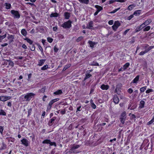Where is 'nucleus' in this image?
Returning a JSON list of instances; mask_svg holds the SVG:
<instances>
[{"instance_id": "obj_44", "label": "nucleus", "mask_w": 154, "mask_h": 154, "mask_svg": "<svg viewBox=\"0 0 154 154\" xmlns=\"http://www.w3.org/2000/svg\"><path fill=\"white\" fill-rule=\"evenodd\" d=\"M83 38V37L82 36H80L78 38L76 39V42H79L80 41H81Z\"/></svg>"}, {"instance_id": "obj_28", "label": "nucleus", "mask_w": 154, "mask_h": 154, "mask_svg": "<svg viewBox=\"0 0 154 154\" xmlns=\"http://www.w3.org/2000/svg\"><path fill=\"white\" fill-rule=\"evenodd\" d=\"M49 68L48 66V65H45L43 66L41 68V69L42 70H45Z\"/></svg>"}, {"instance_id": "obj_23", "label": "nucleus", "mask_w": 154, "mask_h": 154, "mask_svg": "<svg viewBox=\"0 0 154 154\" xmlns=\"http://www.w3.org/2000/svg\"><path fill=\"white\" fill-rule=\"evenodd\" d=\"M141 12V10H137L134 11V15H139L140 14V13Z\"/></svg>"}, {"instance_id": "obj_6", "label": "nucleus", "mask_w": 154, "mask_h": 154, "mask_svg": "<svg viewBox=\"0 0 154 154\" xmlns=\"http://www.w3.org/2000/svg\"><path fill=\"white\" fill-rule=\"evenodd\" d=\"M58 100L59 99L57 98L51 100L49 103L48 106V109H50L51 108L52 105L53 104V103L57 102Z\"/></svg>"}, {"instance_id": "obj_14", "label": "nucleus", "mask_w": 154, "mask_h": 154, "mask_svg": "<svg viewBox=\"0 0 154 154\" xmlns=\"http://www.w3.org/2000/svg\"><path fill=\"white\" fill-rule=\"evenodd\" d=\"M88 43L89 44L90 46L92 48L95 47L97 44V43H95L90 41H88Z\"/></svg>"}, {"instance_id": "obj_49", "label": "nucleus", "mask_w": 154, "mask_h": 154, "mask_svg": "<svg viewBox=\"0 0 154 154\" xmlns=\"http://www.w3.org/2000/svg\"><path fill=\"white\" fill-rule=\"evenodd\" d=\"M133 17H134V15L133 14H132V15H130V16H129V17H128L127 18V19L128 20H130Z\"/></svg>"}, {"instance_id": "obj_46", "label": "nucleus", "mask_w": 154, "mask_h": 154, "mask_svg": "<svg viewBox=\"0 0 154 154\" xmlns=\"http://www.w3.org/2000/svg\"><path fill=\"white\" fill-rule=\"evenodd\" d=\"M125 115L126 112L125 111H124L121 114V117H126L125 116Z\"/></svg>"}, {"instance_id": "obj_62", "label": "nucleus", "mask_w": 154, "mask_h": 154, "mask_svg": "<svg viewBox=\"0 0 154 154\" xmlns=\"http://www.w3.org/2000/svg\"><path fill=\"white\" fill-rule=\"evenodd\" d=\"M125 71V70H123V67H122L120 69H119L118 70V72H120L121 71Z\"/></svg>"}, {"instance_id": "obj_59", "label": "nucleus", "mask_w": 154, "mask_h": 154, "mask_svg": "<svg viewBox=\"0 0 154 154\" xmlns=\"http://www.w3.org/2000/svg\"><path fill=\"white\" fill-rule=\"evenodd\" d=\"M55 120V118H53L51 119V120L50 121V122L51 123H52L54 122V121Z\"/></svg>"}, {"instance_id": "obj_51", "label": "nucleus", "mask_w": 154, "mask_h": 154, "mask_svg": "<svg viewBox=\"0 0 154 154\" xmlns=\"http://www.w3.org/2000/svg\"><path fill=\"white\" fill-rule=\"evenodd\" d=\"M32 76V74L31 73L29 74L28 75V77L27 80L28 81H29L30 79L31 78Z\"/></svg>"}, {"instance_id": "obj_15", "label": "nucleus", "mask_w": 154, "mask_h": 154, "mask_svg": "<svg viewBox=\"0 0 154 154\" xmlns=\"http://www.w3.org/2000/svg\"><path fill=\"white\" fill-rule=\"evenodd\" d=\"M8 36L7 38L10 40V42L13 41V39H14V36L12 35H10L9 34H8Z\"/></svg>"}, {"instance_id": "obj_39", "label": "nucleus", "mask_w": 154, "mask_h": 154, "mask_svg": "<svg viewBox=\"0 0 154 154\" xmlns=\"http://www.w3.org/2000/svg\"><path fill=\"white\" fill-rule=\"evenodd\" d=\"M6 147V146L5 144L4 143H3L1 146V148H0V150H2L3 149H5Z\"/></svg>"}, {"instance_id": "obj_19", "label": "nucleus", "mask_w": 154, "mask_h": 154, "mask_svg": "<svg viewBox=\"0 0 154 154\" xmlns=\"http://www.w3.org/2000/svg\"><path fill=\"white\" fill-rule=\"evenodd\" d=\"M135 7V5H129L128 8V10L129 11H131Z\"/></svg>"}, {"instance_id": "obj_33", "label": "nucleus", "mask_w": 154, "mask_h": 154, "mask_svg": "<svg viewBox=\"0 0 154 154\" xmlns=\"http://www.w3.org/2000/svg\"><path fill=\"white\" fill-rule=\"evenodd\" d=\"M114 24L117 27H118L120 25V23L118 21H116L115 22Z\"/></svg>"}, {"instance_id": "obj_12", "label": "nucleus", "mask_w": 154, "mask_h": 154, "mask_svg": "<svg viewBox=\"0 0 154 154\" xmlns=\"http://www.w3.org/2000/svg\"><path fill=\"white\" fill-rule=\"evenodd\" d=\"M86 28L89 29H93V22L92 21H91L87 25Z\"/></svg>"}, {"instance_id": "obj_36", "label": "nucleus", "mask_w": 154, "mask_h": 154, "mask_svg": "<svg viewBox=\"0 0 154 154\" xmlns=\"http://www.w3.org/2000/svg\"><path fill=\"white\" fill-rule=\"evenodd\" d=\"M5 8L7 9H9L10 8L11 5L10 4L6 3L5 4Z\"/></svg>"}, {"instance_id": "obj_40", "label": "nucleus", "mask_w": 154, "mask_h": 154, "mask_svg": "<svg viewBox=\"0 0 154 154\" xmlns=\"http://www.w3.org/2000/svg\"><path fill=\"white\" fill-rule=\"evenodd\" d=\"M153 91V90L152 89H148L146 91V93L147 94H148L150 92H152Z\"/></svg>"}, {"instance_id": "obj_11", "label": "nucleus", "mask_w": 154, "mask_h": 154, "mask_svg": "<svg viewBox=\"0 0 154 154\" xmlns=\"http://www.w3.org/2000/svg\"><path fill=\"white\" fill-rule=\"evenodd\" d=\"M79 147V145L73 146L70 150L71 151V152H73L75 153H76L79 152H76L75 151H74V149L78 148Z\"/></svg>"}, {"instance_id": "obj_64", "label": "nucleus", "mask_w": 154, "mask_h": 154, "mask_svg": "<svg viewBox=\"0 0 154 154\" xmlns=\"http://www.w3.org/2000/svg\"><path fill=\"white\" fill-rule=\"evenodd\" d=\"M22 47L25 49H26L27 48V47L26 46V45H25V44H23L22 46Z\"/></svg>"}, {"instance_id": "obj_53", "label": "nucleus", "mask_w": 154, "mask_h": 154, "mask_svg": "<svg viewBox=\"0 0 154 154\" xmlns=\"http://www.w3.org/2000/svg\"><path fill=\"white\" fill-rule=\"evenodd\" d=\"M70 66V64L68 65H67L63 69L64 70L66 69L68 67H69Z\"/></svg>"}, {"instance_id": "obj_43", "label": "nucleus", "mask_w": 154, "mask_h": 154, "mask_svg": "<svg viewBox=\"0 0 154 154\" xmlns=\"http://www.w3.org/2000/svg\"><path fill=\"white\" fill-rule=\"evenodd\" d=\"M47 39L48 41L50 43H51L53 41V39L50 37L47 38Z\"/></svg>"}, {"instance_id": "obj_55", "label": "nucleus", "mask_w": 154, "mask_h": 154, "mask_svg": "<svg viewBox=\"0 0 154 154\" xmlns=\"http://www.w3.org/2000/svg\"><path fill=\"white\" fill-rule=\"evenodd\" d=\"M81 106H80L79 107L77 108L76 112H77L78 111H81Z\"/></svg>"}, {"instance_id": "obj_63", "label": "nucleus", "mask_w": 154, "mask_h": 154, "mask_svg": "<svg viewBox=\"0 0 154 154\" xmlns=\"http://www.w3.org/2000/svg\"><path fill=\"white\" fill-rule=\"evenodd\" d=\"M149 45L148 44H146L145 46L144 47V48L146 49H147L149 47Z\"/></svg>"}, {"instance_id": "obj_10", "label": "nucleus", "mask_w": 154, "mask_h": 154, "mask_svg": "<svg viewBox=\"0 0 154 154\" xmlns=\"http://www.w3.org/2000/svg\"><path fill=\"white\" fill-rule=\"evenodd\" d=\"M95 7L97 9V11L94 13V15L96 16L97 15L98 13L102 9V8L99 5H96L95 6Z\"/></svg>"}, {"instance_id": "obj_48", "label": "nucleus", "mask_w": 154, "mask_h": 154, "mask_svg": "<svg viewBox=\"0 0 154 154\" xmlns=\"http://www.w3.org/2000/svg\"><path fill=\"white\" fill-rule=\"evenodd\" d=\"M115 1L120 2H126L127 0H114Z\"/></svg>"}, {"instance_id": "obj_29", "label": "nucleus", "mask_w": 154, "mask_h": 154, "mask_svg": "<svg viewBox=\"0 0 154 154\" xmlns=\"http://www.w3.org/2000/svg\"><path fill=\"white\" fill-rule=\"evenodd\" d=\"M146 86H144L140 88V92L142 93L144 91H145L146 90Z\"/></svg>"}, {"instance_id": "obj_52", "label": "nucleus", "mask_w": 154, "mask_h": 154, "mask_svg": "<svg viewBox=\"0 0 154 154\" xmlns=\"http://www.w3.org/2000/svg\"><path fill=\"white\" fill-rule=\"evenodd\" d=\"M113 21L112 20H109L108 22V23L110 25H112L113 24Z\"/></svg>"}, {"instance_id": "obj_31", "label": "nucleus", "mask_w": 154, "mask_h": 154, "mask_svg": "<svg viewBox=\"0 0 154 154\" xmlns=\"http://www.w3.org/2000/svg\"><path fill=\"white\" fill-rule=\"evenodd\" d=\"M120 9V8H118L114 10H113L112 11L110 12H108V13L109 14H113L115 13H116V12H117L118 11L119 9Z\"/></svg>"}, {"instance_id": "obj_56", "label": "nucleus", "mask_w": 154, "mask_h": 154, "mask_svg": "<svg viewBox=\"0 0 154 154\" xmlns=\"http://www.w3.org/2000/svg\"><path fill=\"white\" fill-rule=\"evenodd\" d=\"M130 29H127L123 33V35H125L127 33V32L129 31Z\"/></svg>"}, {"instance_id": "obj_3", "label": "nucleus", "mask_w": 154, "mask_h": 154, "mask_svg": "<svg viewBox=\"0 0 154 154\" xmlns=\"http://www.w3.org/2000/svg\"><path fill=\"white\" fill-rule=\"evenodd\" d=\"M72 22L69 20L67 22L64 23L61 26L64 28H69L71 26Z\"/></svg>"}, {"instance_id": "obj_27", "label": "nucleus", "mask_w": 154, "mask_h": 154, "mask_svg": "<svg viewBox=\"0 0 154 154\" xmlns=\"http://www.w3.org/2000/svg\"><path fill=\"white\" fill-rule=\"evenodd\" d=\"M90 103H91V107L94 109H95L96 108V106L94 103L93 102V100H91L90 101Z\"/></svg>"}, {"instance_id": "obj_5", "label": "nucleus", "mask_w": 154, "mask_h": 154, "mask_svg": "<svg viewBox=\"0 0 154 154\" xmlns=\"http://www.w3.org/2000/svg\"><path fill=\"white\" fill-rule=\"evenodd\" d=\"M43 143L49 144L51 146H54L55 147L56 146V145L55 142H51L50 140H46L42 142Z\"/></svg>"}, {"instance_id": "obj_9", "label": "nucleus", "mask_w": 154, "mask_h": 154, "mask_svg": "<svg viewBox=\"0 0 154 154\" xmlns=\"http://www.w3.org/2000/svg\"><path fill=\"white\" fill-rule=\"evenodd\" d=\"M21 142L22 144L26 146H28L30 143L28 140L25 138H23Z\"/></svg>"}, {"instance_id": "obj_4", "label": "nucleus", "mask_w": 154, "mask_h": 154, "mask_svg": "<svg viewBox=\"0 0 154 154\" xmlns=\"http://www.w3.org/2000/svg\"><path fill=\"white\" fill-rule=\"evenodd\" d=\"M154 48V45L150 46L147 49H146L144 51H141L139 54V55H143L145 53H147L148 51H150L151 49Z\"/></svg>"}, {"instance_id": "obj_54", "label": "nucleus", "mask_w": 154, "mask_h": 154, "mask_svg": "<svg viewBox=\"0 0 154 154\" xmlns=\"http://www.w3.org/2000/svg\"><path fill=\"white\" fill-rule=\"evenodd\" d=\"M3 130V128L2 127L0 126V132L2 134Z\"/></svg>"}, {"instance_id": "obj_20", "label": "nucleus", "mask_w": 154, "mask_h": 154, "mask_svg": "<svg viewBox=\"0 0 154 154\" xmlns=\"http://www.w3.org/2000/svg\"><path fill=\"white\" fill-rule=\"evenodd\" d=\"M130 66V63H127L123 66V70H125L126 69Z\"/></svg>"}, {"instance_id": "obj_38", "label": "nucleus", "mask_w": 154, "mask_h": 154, "mask_svg": "<svg viewBox=\"0 0 154 154\" xmlns=\"http://www.w3.org/2000/svg\"><path fill=\"white\" fill-rule=\"evenodd\" d=\"M6 113L5 112L2 110H1L0 112V115H2L3 116H5Z\"/></svg>"}, {"instance_id": "obj_17", "label": "nucleus", "mask_w": 154, "mask_h": 154, "mask_svg": "<svg viewBox=\"0 0 154 154\" xmlns=\"http://www.w3.org/2000/svg\"><path fill=\"white\" fill-rule=\"evenodd\" d=\"M145 103V102L143 100H141V101L140 102V103L139 104V107L141 108H143L144 107Z\"/></svg>"}, {"instance_id": "obj_47", "label": "nucleus", "mask_w": 154, "mask_h": 154, "mask_svg": "<svg viewBox=\"0 0 154 154\" xmlns=\"http://www.w3.org/2000/svg\"><path fill=\"white\" fill-rule=\"evenodd\" d=\"M127 91L129 93L131 94L133 92V90L132 88H130L128 89Z\"/></svg>"}, {"instance_id": "obj_16", "label": "nucleus", "mask_w": 154, "mask_h": 154, "mask_svg": "<svg viewBox=\"0 0 154 154\" xmlns=\"http://www.w3.org/2000/svg\"><path fill=\"white\" fill-rule=\"evenodd\" d=\"M45 60H40L38 62V65L39 66H42L45 63Z\"/></svg>"}, {"instance_id": "obj_35", "label": "nucleus", "mask_w": 154, "mask_h": 154, "mask_svg": "<svg viewBox=\"0 0 154 154\" xmlns=\"http://www.w3.org/2000/svg\"><path fill=\"white\" fill-rule=\"evenodd\" d=\"M150 29V26H148L144 28L143 31H149Z\"/></svg>"}, {"instance_id": "obj_58", "label": "nucleus", "mask_w": 154, "mask_h": 154, "mask_svg": "<svg viewBox=\"0 0 154 154\" xmlns=\"http://www.w3.org/2000/svg\"><path fill=\"white\" fill-rule=\"evenodd\" d=\"M35 48L33 45H32L31 48V50L32 51H34L35 50Z\"/></svg>"}, {"instance_id": "obj_30", "label": "nucleus", "mask_w": 154, "mask_h": 154, "mask_svg": "<svg viewBox=\"0 0 154 154\" xmlns=\"http://www.w3.org/2000/svg\"><path fill=\"white\" fill-rule=\"evenodd\" d=\"M7 61L9 62L8 64L11 66L13 67L14 66V62L10 60H7Z\"/></svg>"}, {"instance_id": "obj_22", "label": "nucleus", "mask_w": 154, "mask_h": 154, "mask_svg": "<svg viewBox=\"0 0 154 154\" xmlns=\"http://www.w3.org/2000/svg\"><path fill=\"white\" fill-rule=\"evenodd\" d=\"M91 76V75L88 72H87L86 73L85 77L84 78V80H86V79L89 78Z\"/></svg>"}, {"instance_id": "obj_37", "label": "nucleus", "mask_w": 154, "mask_h": 154, "mask_svg": "<svg viewBox=\"0 0 154 154\" xmlns=\"http://www.w3.org/2000/svg\"><path fill=\"white\" fill-rule=\"evenodd\" d=\"M58 14L57 13H52L50 15L51 17H57L58 16Z\"/></svg>"}, {"instance_id": "obj_32", "label": "nucleus", "mask_w": 154, "mask_h": 154, "mask_svg": "<svg viewBox=\"0 0 154 154\" xmlns=\"http://www.w3.org/2000/svg\"><path fill=\"white\" fill-rule=\"evenodd\" d=\"M143 28V26H141L140 25L136 29V32H137L139 31H140Z\"/></svg>"}, {"instance_id": "obj_41", "label": "nucleus", "mask_w": 154, "mask_h": 154, "mask_svg": "<svg viewBox=\"0 0 154 154\" xmlns=\"http://www.w3.org/2000/svg\"><path fill=\"white\" fill-rule=\"evenodd\" d=\"M154 122V117L152 119L148 122L147 123L148 125H150Z\"/></svg>"}, {"instance_id": "obj_34", "label": "nucleus", "mask_w": 154, "mask_h": 154, "mask_svg": "<svg viewBox=\"0 0 154 154\" xmlns=\"http://www.w3.org/2000/svg\"><path fill=\"white\" fill-rule=\"evenodd\" d=\"M25 39L26 41L27 42L29 43L30 44H32L33 43L32 41L28 38H25Z\"/></svg>"}, {"instance_id": "obj_57", "label": "nucleus", "mask_w": 154, "mask_h": 154, "mask_svg": "<svg viewBox=\"0 0 154 154\" xmlns=\"http://www.w3.org/2000/svg\"><path fill=\"white\" fill-rule=\"evenodd\" d=\"M115 1L114 0H110V1H109V2H107V3L109 4H111L113 3Z\"/></svg>"}, {"instance_id": "obj_45", "label": "nucleus", "mask_w": 154, "mask_h": 154, "mask_svg": "<svg viewBox=\"0 0 154 154\" xmlns=\"http://www.w3.org/2000/svg\"><path fill=\"white\" fill-rule=\"evenodd\" d=\"M112 28L115 31H116V29H117L118 27H117L114 24L113 26H112Z\"/></svg>"}, {"instance_id": "obj_8", "label": "nucleus", "mask_w": 154, "mask_h": 154, "mask_svg": "<svg viewBox=\"0 0 154 154\" xmlns=\"http://www.w3.org/2000/svg\"><path fill=\"white\" fill-rule=\"evenodd\" d=\"M11 98V97H10L8 96H0V100L3 101L5 102L6 101H7L9 100H10Z\"/></svg>"}, {"instance_id": "obj_25", "label": "nucleus", "mask_w": 154, "mask_h": 154, "mask_svg": "<svg viewBox=\"0 0 154 154\" xmlns=\"http://www.w3.org/2000/svg\"><path fill=\"white\" fill-rule=\"evenodd\" d=\"M126 117H121L120 118V122L122 124H124L125 123V121L126 120Z\"/></svg>"}, {"instance_id": "obj_13", "label": "nucleus", "mask_w": 154, "mask_h": 154, "mask_svg": "<svg viewBox=\"0 0 154 154\" xmlns=\"http://www.w3.org/2000/svg\"><path fill=\"white\" fill-rule=\"evenodd\" d=\"M113 100L114 102L116 104H117L119 103V100L118 97L116 95H114L113 98Z\"/></svg>"}, {"instance_id": "obj_42", "label": "nucleus", "mask_w": 154, "mask_h": 154, "mask_svg": "<svg viewBox=\"0 0 154 154\" xmlns=\"http://www.w3.org/2000/svg\"><path fill=\"white\" fill-rule=\"evenodd\" d=\"M6 36V34H5L4 35L2 36H0V42L4 38H5Z\"/></svg>"}, {"instance_id": "obj_2", "label": "nucleus", "mask_w": 154, "mask_h": 154, "mask_svg": "<svg viewBox=\"0 0 154 154\" xmlns=\"http://www.w3.org/2000/svg\"><path fill=\"white\" fill-rule=\"evenodd\" d=\"M11 13L13 15V17L15 18L19 19L20 17V15L18 11L12 10L11 11Z\"/></svg>"}, {"instance_id": "obj_60", "label": "nucleus", "mask_w": 154, "mask_h": 154, "mask_svg": "<svg viewBox=\"0 0 154 154\" xmlns=\"http://www.w3.org/2000/svg\"><path fill=\"white\" fill-rule=\"evenodd\" d=\"M60 113L62 114H64L65 113V111L64 110H62L60 111Z\"/></svg>"}, {"instance_id": "obj_61", "label": "nucleus", "mask_w": 154, "mask_h": 154, "mask_svg": "<svg viewBox=\"0 0 154 154\" xmlns=\"http://www.w3.org/2000/svg\"><path fill=\"white\" fill-rule=\"evenodd\" d=\"M57 27L56 26L54 27H53V30L54 31H57Z\"/></svg>"}, {"instance_id": "obj_7", "label": "nucleus", "mask_w": 154, "mask_h": 154, "mask_svg": "<svg viewBox=\"0 0 154 154\" xmlns=\"http://www.w3.org/2000/svg\"><path fill=\"white\" fill-rule=\"evenodd\" d=\"M152 21L151 19H147L145 20V22L141 25V26H143V28L146 25L149 24Z\"/></svg>"}, {"instance_id": "obj_21", "label": "nucleus", "mask_w": 154, "mask_h": 154, "mask_svg": "<svg viewBox=\"0 0 154 154\" xmlns=\"http://www.w3.org/2000/svg\"><path fill=\"white\" fill-rule=\"evenodd\" d=\"M21 34L23 36H26L27 35V32L25 29H23L21 31Z\"/></svg>"}, {"instance_id": "obj_1", "label": "nucleus", "mask_w": 154, "mask_h": 154, "mask_svg": "<svg viewBox=\"0 0 154 154\" xmlns=\"http://www.w3.org/2000/svg\"><path fill=\"white\" fill-rule=\"evenodd\" d=\"M35 95V94L32 93H27L24 96V98L26 99V101H29L31 100Z\"/></svg>"}, {"instance_id": "obj_26", "label": "nucleus", "mask_w": 154, "mask_h": 154, "mask_svg": "<svg viewBox=\"0 0 154 154\" xmlns=\"http://www.w3.org/2000/svg\"><path fill=\"white\" fill-rule=\"evenodd\" d=\"M62 93V91L61 90H58V91L54 92V94L56 95H59Z\"/></svg>"}, {"instance_id": "obj_18", "label": "nucleus", "mask_w": 154, "mask_h": 154, "mask_svg": "<svg viewBox=\"0 0 154 154\" xmlns=\"http://www.w3.org/2000/svg\"><path fill=\"white\" fill-rule=\"evenodd\" d=\"M139 75H138L133 80V82L134 83H137L139 79Z\"/></svg>"}, {"instance_id": "obj_50", "label": "nucleus", "mask_w": 154, "mask_h": 154, "mask_svg": "<svg viewBox=\"0 0 154 154\" xmlns=\"http://www.w3.org/2000/svg\"><path fill=\"white\" fill-rule=\"evenodd\" d=\"M101 88L103 90H106V85H103L101 86Z\"/></svg>"}, {"instance_id": "obj_24", "label": "nucleus", "mask_w": 154, "mask_h": 154, "mask_svg": "<svg viewBox=\"0 0 154 154\" xmlns=\"http://www.w3.org/2000/svg\"><path fill=\"white\" fill-rule=\"evenodd\" d=\"M64 16L65 19H68L70 17V14L68 12H65L64 13Z\"/></svg>"}]
</instances>
